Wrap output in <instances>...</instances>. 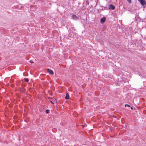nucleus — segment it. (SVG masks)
<instances>
[{"label": "nucleus", "mask_w": 146, "mask_h": 146, "mask_svg": "<svg viewBox=\"0 0 146 146\" xmlns=\"http://www.w3.org/2000/svg\"><path fill=\"white\" fill-rule=\"evenodd\" d=\"M140 3L142 5L144 6L146 4V2L145 1H139Z\"/></svg>", "instance_id": "obj_1"}, {"label": "nucleus", "mask_w": 146, "mask_h": 146, "mask_svg": "<svg viewBox=\"0 0 146 146\" xmlns=\"http://www.w3.org/2000/svg\"><path fill=\"white\" fill-rule=\"evenodd\" d=\"M106 18L105 17H104L102 18L100 20V22L102 24L104 23L106 20Z\"/></svg>", "instance_id": "obj_2"}, {"label": "nucleus", "mask_w": 146, "mask_h": 146, "mask_svg": "<svg viewBox=\"0 0 146 146\" xmlns=\"http://www.w3.org/2000/svg\"><path fill=\"white\" fill-rule=\"evenodd\" d=\"M47 70L48 72L49 73L51 74H54V72L51 69H47Z\"/></svg>", "instance_id": "obj_3"}, {"label": "nucleus", "mask_w": 146, "mask_h": 146, "mask_svg": "<svg viewBox=\"0 0 146 146\" xmlns=\"http://www.w3.org/2000/svg\"><path fill=\"white\" fill-rule=\"evenodd\" d=\"M109 9H112V10H114L115 9V7L113 6L112 5H110L109 6Z\"/></svg>", "instance_id": "obj_4"}, {"label": "nucleus", "mask_w": 146, "mask_h": 146, "mask_svg": "<svg viewBox=\"0 0 146 146\" xmlns=\"http://www.w3.org/2000/svg\"><path fill=\"white\" fill-rule=\"evenodd\" d=\"M73 18L75 20H77L78 18L75 15H73L72 16Z\"/></svg>", "instance_id": "obj_5"}, {"label": "nucleus", "mask_w": 146, "mask_h": 146, "mask_svg": "<svg viewBox=\"0 0 146 146\" xmlns=\"http://www.w3.org/2000/svg\"><path fill=\"white\" fill-rule=\"evenodd\" d=\"M66 100H68L69 99V96L68 93H66V96L65 97Z\"/></svg>", "instance_id": "obj_6"}, {"label": "nucleus", "mask_w": 146, "mask_h": 146, "mask_svg": "<svg viewBox=\"0 0 146 146\" xmlns=\"http://www.w3.org/2000/svg\"><path fill=\"white\" fill-rule=\"evenodd\" d=\"M25 80L26 82H28L29 81V80L27 78H25L24 79Z\"/></svg>", "instance_id": "obj_7"}, {"label": "nucleus", "mask_w": 146, "mask_h": 146, "mask_svg": "<svg viewBox=\"0 0 146 146\" xmlns=\"http://www.w3.org/2000/svg\"><path fill=\"white\" fill-rule=\"evenodd\" d=\"M49 111L48 110H46V112L47 113H48L49 112Z\"/></svg>", "instance_id": "obj_8"}, {"label": "nucleus", "mask_w": 146, "mask_h": 146, "mask_svg": "<svg viewBox=\"0 0 146 146\" xmlns=\"http://www.w3.org/2000/svg\"><path fill=\"white\" fill-rule=\"evenodd\" d=\"M125 106H127L129 107H130V106L128 104H125Z\"/></svg>", "instance_id": "obj_9"}, {"label": "nucleus", "mask_w": 146, "mask_h": 146, "mask_svg": "<svg viewBox=\"0 0 146 146\" xmlns=\"http://www.w3.org/2000/svg\"><path fill=\"white\" fill-rule=\"evenodd\" d=\"M55 100H54H54H53V101H50V102L51 103H52V104H54V102H55Z\"/></svg>", "instance_id": "obj_10"}, {"label": "nucleus", "mask_w": 146, "mask_h": 146, "mask_svg": "<svg viewBox=\"0 0 146 146\" xmlns=\"http://www.w3.org/2000/svg\"><path fill=\"white\" fill-rule=\"evenodd\" d=\"M30 62L31 63H34V62H33L32 60H30Z\"/></svg>", "instance_id": "obj_11"}, {"label": "nucleus", "mask_w": 146, "mask_h": 146, "mask_svg": "<svg viewBox=\"0 0 146 146\" xmlns=\"http://www.w3.org/2000/svg\"><path fill=\"white\" fill-rule=\"evenodd\" d=\"M129 3H130L131 2V1H128Z\"/></svg>", "instance_id": "obj_12"}, {"label": "nucleus", "mask_w": 146, "mask_h": 146, "mask_svg": "<svg viewBox=\"0 0 146 146\" xmlns=\"http://www.w3.org/2000/svg\"><path fill=\"white\" fill-rule=\"evenodd\" d=\"M131 110H133V107H131Z\"/></svg>", "instance_id": "obj_13"}]
</instances>
